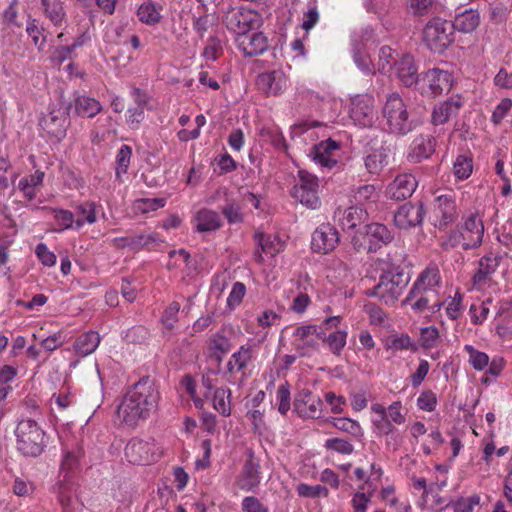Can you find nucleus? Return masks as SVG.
I'll return each mask as SVG.
<instances>
[{
  "label": "nucleus",
  "instance_id": "nucleus-1",
  "mask_svg": "<svg viewBox=\"0 0 512 512\" xmlns=\"http://www.w3.org/2000/svg\"><path fill=\"white\" fill-rule=\"evenodd\" d=\"M160 394L155 381L141 378L125 394L118 407V417L128 426H136L156 410Z\"/></svg>",
  "mask_w": 512,
  "mask_h": 512
},
{
  "label": "nucleus",
  "instance_id": "nucleus-2",
  "mask_svg": "<svg viewBox=\"0 0 512 512\" xmlns=\"http://www.w3.org/2000/svg\"><path fill=\"white\" fill-rule=\"evenodd\" d=\"M440 280L438 267L429 265L419 274L408 295L402 301V305H410L417 313L425 311L431 302V298L436 294V287Z\"/></svg>",
  "mask_w": 512,
  "mask_h": 512
},
{
  "label": "nucleus",
  "instance_id": "nucleus-3",
  "mask_svg": "<svg viewBox=\"0 0 512 512\" xmlns=\"http://www.w3.org/2000/svg\"><path fill=\"white\" fill-rule=\"evenodd\" d=\"M16 448L26 457H37L43 453L48 437L42 427L33 419L18 422L15 429Z\"/></svg>",
  "mask_w": 512,
  "mask_h": 512
},
{
  "label": "nucleus",
  "instance_id": "nucleus-4",
  "mask_svg": "<svg viewBox=\"0 0 512 512\" xmlns=\"http://www.w3.org/2000/svg\"><path fill=\"white\" fill-rule=\"evenodd\" d=\"M382 115L391 133L406 135L415 127L413 121L410 120L403 99L397 93H392L387 97Z\"/></svg>",
  "mask_w": 512,
  "mask_h": 512
},
{
  "label": "nucleus",
  "instance_id": "nucleus-5",
  "mask_svg": "<svg viewBox=\"0 0 512 512\" xmlns=\"http://www.w3.org/2000/svg\"><path fill=\"white\" fill-rule=\"evenodd\" d=\"M409 282V278L402 272L385 271L379 282L368 290V296L377 297L386 305H393L402 295Z\"/></svg>",
  "mask_w": 512,
  "mask_h": 512
},
{
  "label": "nucleus",
  "instance_id": "nucleus-6",
  "mask_svg": "<svg viewBox=\"0 0 512 512\" xmlns=\"http://www.w3.org/2000/svg\"><path fill=\"white\" fill-rule=\"evenodd\" d=\"M371 411L376 415L371 419L373 433L391 432L392 427L406 422V413L401 401H394L387 407L381 403H374L371 405Z\"/></svg>",
  "mask_w": 512,
  "mask_h": 512
},
{
  "label": "nucleus",
  "instance_id": "nucleus-7",
  "mask_svg": "<svg viewBox=\"0 0 512 512\" xmlns=\"http://www.w3.org/2000/svg\"><path fill=\"white\" fill-rule=\"evenodd\" d=\"M127 461L135 465H149L157 462L163 455L161 446L152 438H132L124 448Z\"/></svg>",
  "mask_w": 512,
  "mask_h": 512
},
{
  "label": "nucleus",
  "instance_id": "nucleus-8",
  "mask_svg": "<svg viewBox=\"0 0 512 512\" xmlns=\"http://www.w3.org/2000/svg\"><path fill=\"white\" fill-rule=\"evenodd\" d=\"M222 21L230 32L236 34V37L258 29L262 25L260 14L244 7H229Z\"/></svg>",
  "mask_w": 512,
  "mask_h": 512
},
{
  "label": "nucleus",
  "instance_id": "nucleus-9",
  "mask_svg": "<svg viewBox=\"0 0 512 512\" xmlns=\"http://www.w3.org/2000/svg\"><path fill=\"white\" fill-rule=\"evenodd\" d=\"M452 85L453 76L449 71L433 68L419 75L416 89L423 96L436 97L450 91Z\"/></svg>",
  "mask_w": 512,
  "mask_h": 512
},
{
  "label": "nucleus",
  "instance_id": "nucleus-10",
  "mask_svg": "<svg viewBox=\"0 0 512 512\" xmlns=\"http://www.w3.org/2000/svg\"><path fill=\"white\" fill-rule=\"evenodd\" d=\"M291 196L310 209L320 207L319 180L314 174L306 171H298V180L293 186Z\"/></svg>",
  "mask_w": 512,
  "mask_h": 512
},
{
  "label": "nucleus",
  "instance_id": "nucleus-11",
  "mask_svg": "<svg viewBox=\"0 0 512 512\" xmlns=\"http://www.w3.org/2000/svg\"><path fill=\"white\" fill-rule=\"evenodd\" d=\"M423 40L430 50L442 52L454 40V29L451 22L441 18L430 20L423 30Z\"/></svg>",
  "mask_w": 512,
  "mask_h": 512
},
{
  "label": "nucleus",
  "instance_id": "nucleus-12",
  "mask_svg": "<svg viewBox=\"0 0 512 512\" xmlns=\"http://www.w3.org/2000/svg\"><path fill=\"white\" fill-rule=\"evenodd\" d=\"M322 326L301 324L294 327L290 344L299 356H308L319 347Z\"/></svg>",
  "mask_w": 512,
  "mask_h": 512
},
{
  "label": "nucleus",
  "instance_id": "nucleus-13",
  "mask_svg": "<svg viewBox=\"0 0 512 512\" xmlns=\"http://www.w3.org/2000/svg\"><path fill=\"white\" fill-rule=\"evenodd\" d=\"M349 117L360 127H371L377 118L374 97L369 94H358L351 97Z\"/></svg>",
  "mask_w": 512,
  "mask_h": 512
},
{
  "label": "nucleus",
  "instance_id": "nucleus-14",
  "mask_svg": "<svg viewBox=\"0 0 512 512\" xmlns=\"http://www.w3.org/2000/svg\"><path fill=\"white\" fill-rule=\"evenodd\" d=\"M77 462L78 459L75 453H64L63 460L61 462V470H66L67 472L64 474L63 479L55 487L58 501L64 512H77L76 509L72 507L71 492L73 490V483L72 477L69 475V472L73 470L74 467H76Z\"/></svg>",
  "mask_w": 512,
  "mask_h": 512
},
{
  "label": "nucleus",
  "instance_id": "nucleus-15",
  "mask_svg": "<svg viewBox=\"0 0 512 512\" xmlns=\"http://www.w3.org/2000/svg\"><path fill=\"white\" fill-rule=\"evenodd\" d=\"M294 410L303 419H318L323 412V401L318 395L304 388L294 397Z\"/></svg>",
  "mask_w": 512,
  "mask_h": 512
},
{
  "label": "nucleus",
  "instance_id": "nucleus-16",
  "mask_svg": "<svg viewBox=\"0 0 512 512\" xmlns=\"http://www.w3.org/2000/svg\"><path fill=\"white\" fill-rule=\"evenodd\" d=\"M425 209L422 202L406 203L394 214V223L399 229H410L420 226L423 222Z\"/></svg>",
  "mask_w": 512,
  "mask_h": 512
},
{
  "label": "nucleus",
  "instance_id": "nucleus-17",
  "mask_svg": "<svg viewBox=\"0 0 512 512\" xmlns=\"http://www.w3.org/2000/svg\"><path fill=\"white\" fill-rule=\"evenodd\" d=\"M339 243V233L330 224H322L312 234L311 248L314 252L327 254Z\"/></svg>",
  "mask_w": 512,
  "mask_h": 512
},
{
  "label": "nucleus",
  "instance_id": "nucleus-18",
  "mask_svg": "<svg viewBox=\"0 0 512 512\" xmlns=\"http://www.w3.org/2000/svg\"><path fill=\"white\" fill-rule=\"evenodd\" d=\"M458 231L467 241L466 247L475 249L482 244L484 235V224L482 218L477 213H471L463 218L461 225L457 226Z\"/></svg>",
  "mask_w": 512,
  "mask_h": 512
},
{
  "label": "nucleus",
  "instance_id": "nucleus-19",
  "mask_svg": "<svg viewBox=\"0 0 512 512\" xmlns=\"http://www.w3.org/2000/svg\"><path fill=\"white\" fill-rule=\"evenodd\" d=\"M261 483L260 465L251 454L235 479V486L245 492L254 491Z\"/></svg>",
  "mask_w": 512,
  "mask_h": 512
},
{
  "label": "nucleus",
  "instance_id": "nucleus-20",
  "mask_svg": "<svg viewBox=\"0 0 512 512\" xmlns=\"http://www.w3.org/2000/svg\"><path fill=\"white\" fill-rule=\"evenodd\" d=\"M287 76L282 70L261 73L256 78L257 88L267 96H278L287 88Z\"/></svg>",
  "mask_w": 512,
  "mask_h": 512
},
{
  "label": "nucleus",
  "instance_id": "nucleus-21",
  "mask_svg": "<svg viewBox=\"0 0 512 512\" xmlns=\"http://www.w3.org/2000/svg\"><path fill=\"white\" fill-rule=\"evenodd\" d=\"M418 182L411 173L398 174L388 185L386 194L390 199L402 201L412 196Z\"/></svg>",
  "mask_w": 512,
  "mask_h": 512
},
{
  "label": "nucleus",
  "instance_id": "nucleus-22",
  "mask_svg": "<svg viewBox=\"0 0 512 512\" xmlns=\"http://www.w3.org/2000/svg\"><path fill=\"white\" fill-rule=\"evenodd\" d=\"M502 256L497 253L490 252L479 260L478 269L473 275V286L477 289H482L486 286L496 272L500 265Z\"/></svg>",
  "mask_w": 512,
  "mask_h": 512
},
{
  "label": "nucleus",
  "instance_id": "nucleus-23",
  "mask_svg": "<svg viewBox=\"0 0 512 512\" xmlns=\"http://www.w3.org/2000/svg\"><path fill=\"white\" fill-rule=\"evenodd\" d=\"M434 216L436 219V226L439 228L445 227L452 223L457 217V207L455 196L453 194L439 195L435 199Z\"/></svg>",
  "mask_w": 512,
  "mask_h": 512
},
{
  "label": "nucleus",
  "instance_id": "nucleus-24",
  "mask_svg": "<svg viewBox=\"0 0 512 512\" xmlns=\"http://www.w3.org/2000/svg\"><path fill=\"white\" fill-rule=\"evenodd\" d=\"M339 150V142L332 139L322 141L313 148V160L320 166L333 168L339 161Z\"/></svg>",
  "mask_w": 512,
  "mask_h": 512
},
{
  "label": "nucleus",
  "instance_id": "nucleus-25",
  "mask_svg": "<svg viewBox=\"0 0 512 512\" xmlns=\"http://www.w3.org/2000/svg\"><path fill=\"white\" fill-rule=\"evenodd\" d=\"M436 143V139L431 135L416 136L409 147L408 161L417 164L430 158L435 152Z\"/></svg>",
  "mask_w": 512,
  "mask_h": 512
},
{
  "label": "nucleus",
  "instance_id": "nucleus-26",
  "mask_svg": "<svg viewBox=\"0 0 512 512\" xmlns=\"http://www.w3.org/2000/svg\"><path fill=\"white\" fill-rule=\"evenodd\" d=\"M235 43L245 56L260 55L268 48V40L262 32H245L236 37Z\"/></svg>",
  "mask_w": 512,
  "mask_h": 512
},
{
  "label": "nucleus",
  "instance_id": "nucleus-27",
  "mask_svg": "<svg viewBox=\"0 0 512 512\" xmlns=\"http://www.w3.org/2000/svg\"><path fill=\"white\" fill-rule=\"evenodd\" d=\"M39 125L50 138L60 141L66 135L67 117L64 112L53 110L40 119Z\"/></svg>",
  "mask_w": 512,
  "mask_h": 512
},
{
  "label": "nucleus",
  "instance_id": "nucleus-28",
  "mask_svg": "<svg viewBox=\"0 0 512 512\" xmlns=\"http://www.w3.org/2000/svg\"><path fill=\"white\" fill-rule=\"evenodd\" d=\"M462 106L463 100L460 95L453 96L439 103L432 111V123L434 125H442L448 122L452 117L457 116Z\"/></svg>",
  "mask_w": 512,
  "mask_h": 512
},
{
  "label": "nucleus",
  "instance_id": "nucleus-29",
  "mask_svg": "<svg viewBox=\"0 0 512 512\" xmlns=\"http://www.w3.org/2000/svg\"><path fill=\"white\" fill-rule=\"evenodd\" d=\"M365 230L366 239L368 241V252H376L393 239V235L389 229L380 223H371L365 227Z\"/></svg>",
  "mask_w": 512,
  "mask_h": 512
},
{
  "label": "nucleus",
  "instance_id": "nucleus-30",
  "mask_svg": "<svg viewBox=\"0 0 512 512\" xmlns=\"http://www.w3.org/2000/svg\"><path fill=\"white\" fill-rule=\"evenodd\" d=\"M398 79L407 87L417 85L419 75L417 74V68L414 64L413 57L409 54L403 55L393 67Z\"/></svg>",
  "mask_w": 512,
  "mask_h": 512
},
{
  "label": "nucleus",
  "instance_id": "nucleus-31",
  "mask_svg": "<svg viewBox=\"0 0 512 512\" xmlns=\"http://www.w3.org/2000/svg\"><path fill=\"white\" fill-rule=\"evenodd\" d=\"M77 218L75 221V229H81L84 224L92 225L97 221V214L102 210V205L94 201H83L73 205Z\"/></svg>",
  "mask_w": 512,
  "mask_h": 512
},
{
  "label": "nucleus",
  "instance_id": "nucleus-32",
  "mask_svg": "<svg viewBox=\"0 0 512 512\" xmlns=\"http://www.w3.org/2000/svg\"><path fill=\"white\" fill-rule=\"evenodd\" d=\"M335 219H337L342 229H353L357 225L361 224L367 217V212L355 205L347 209L342 210L338 208L334 213Z\"/></svg>",
  "mask_w": 512,
  "mask_h": 512
},
{
  "label": "nucleus",
  "instance_id": "nucleus-33",
  "mask_svg": "<svg viewBox=\"0 0 512 512\" xmlns=\"http://www.w3.org/2000/svg\"><path fill=\"white\" fill-rule=\"evenodd\" d=\"M43 15L55 26L61 27L67 18L62 0H40Z\"/></svg>",
  "mask_w": 512,
  "mask_h": 512
},
{
  "label": "nucleus",
  "instance_id": "nucleus-34",
  "mask_svg": "<svg viewBox=\"0 0 512 512\" xmlns=\"http://www.w3.org/2000/svg\"><path fill=\"white\" fill-rule=\"evenodd\" d=\"M163 6L153 1H145L141 3L136 11L138 20L148 26H155L162 19L161 12Z\"/></svg>",
  "mask_w": 512,
  "mask_h": 512
},
{
  "label": "nucleus",
  "instance_id": "nucleus-35",
  "mask_svg": "<svg viewBox=\"0 0 512 512\" xmlns=\"http://www.w3.org/2000/svg\"><path fill=\"white\" fill-rule=\"evenodd\" d=\"M196 230L198 232H214L222 226L220 215L210 209H201L195 216Z\"/></svg>",
  "mask_w": 512,
  "mask_h": 512
},
{
  "label": "nucleus",
  "instance_id": "nucleus-36",
  "mask_svg": "<svg viewBox=\"0 0 512 512\" xmlns=\"http://www.w3.org/2000/svg\"><path fill=\"white\" fill-rule=\"evenodd\" d=\"M497 333L502 337L512 334V302H502L495 317Z\"/></svg>",
  "mask_w": 512,
  "mask_h": 512
},
{
  "label": "nucleus",
  "instance_id": "nucleus-37",
  "mask_svg": "<svg viewBox=\"0 0 512 512\" xmlns=\"http://www.w3.org/2000/svg\"><path fill=\"white\" fill-rule=\"evenodd\" d=\"M101 341L96 331H88L79 335L74 342V350L80 356H88L93 353Z\"/></svg>",
  "mask_w": 512,
  "mask_h": 512
},
{
  "label": "nucleus",
  "instance_id": "nucleus-38",
  "mask_svg": "<svg viewBox=\"0 0 512 512\" xmlns=\"http://www.w3.org/2000/svg\"><path fill=\"white\" fill-rule=\"evenodd\" d=\"M255 240L258 246L261 247L262 253L272 257L282 251L285 246L281 238L275 234H265L257 231L255 233Z\"/></svg>",
  "mask_w": 512,
  "mask_h": 512
},
{
  "label": "nucleus",
  "instance_id": "nucleus-39",
  "mask_svg": "<svg viewBox=\"0 0 512 512\" xmlns=\"http://www.w3.org/2000/svg\"><path fill=\"white\" fill-rule=\"evenodd\" d=\"M479 22L480 16L478 11L466 9L465 11L457 14L451 24L453 25L454 30L469 33L477 28Z\"/></svg>",
  "mask_w": 512,
  "mask_h": 512
},
{
  "label": "nucleus",
  "instance_id": "nucleus-40",
  "mask_svg": "<svg viewBox=\"0 0 512 512\" xmlns=\"http://www.w3.org/2000/svg\"><path fill=\"white\" fill-rule=\"evenodd\" d=\"M252 348L249 345H242L234 352L228 363L227 368L230 373L242 372L252 360Z\"/></svg>",
  "mask_w": 512,
  "mask_h": 512
},
{
  "label": "nucleus",
  "instance_id": "nucleus-41",
  "mask_svg": "<svg viewBox=\"0 0 512 512\" xmlns=\"http://www.w3.org/2000/svg\"><path fill=\"white\" fill-rule=\"evenodd\" d=\"M165 242L157 232L140 233L133 235L132 245L133 251L155 250Z\"/></svg>",
  "mask_w": 512,
  "mask_h": 512
},
{
  "label": "nucleus",
  "instance_id": "nucleus-42",
  "mask_svg": "<svg viewBox=\"0 0 512 512\" xmlns=\"http://www.w3.org/2000/svg\"><path fill=\"white\" fill-rule=\"evenodd\" d=\"M348 332L346 330H335L328 335L322 329L320 340L327 346L329 351L339 356L347 343Z\"/></svg>",
  "mask_w": 512,
  "mask_h": 512
},
{
  "label": "nucleus",
  "instance_id": "nucleus-43",
  "mask_svg": "<svg viewBox=\"0 0 512 512\" xmlns=\"http://www.w3.org/2000/svg\"><path fill=\"white\" fill-rule=\"evenodd\" d=\"M388 164V154L384 147L373 149L364 158V165L371 174H378Z\"/></svg>",
  "mask_w": 512,
  "mask_h": 512
},
{
  "label": "nucleus",
  "instance_id": "nucleus-44",
  "mask_svg": "<svg viewBox=\"0 0 512 512\" xmlns=\"http://www.w3.org/2000/svg\"><path fill=\"white\" fill-rule=\"evenodd\" d=\"M453 175L458 181L468 179L473 172V157L470 152L457 155L453 162Z\"/></svg>",
  "mask_w": 512,
  "mask_h": 512
},
{
  "label": "nucleus",
  "instance_id": "nucleus-45",
  "mask_svg": "<svg viewBox=\"0 0 512 512\" xmlns=\"http://www.w3.org/2000/svg\"><path fill=\"white\" fill-rule=\"evenodd\" d=\"M213 408L224 417L231 415V390L227 387L215 389L213 394Z\"/></svg>",
  "mask_w": 512,
  "mask_h": 512
},
{
  "label": "nucleus",
  "instance_id": "nucleus-46",
  "mask_svg": "<svg viewBox=\"0 0 512 512\" xmlns=\"http://www.w3.org/2000/svg\"><path fill=\"white\" fill-rule=\"evenodd\" d=\"M43 179L44 172L37 170L34 174L21 178L18 188L23 192L25 198L33 200L36 197V187L43 183Z\"/></svg>",
  "mask_w": 512,
  "mask_h": 512
},
{
  "label": "nucleus",
  "instance_id": "nucleus-47",
  "mask_svg": "<svg viewBox=\"0 0 512 512\" xmlns=\"http://www.w3.org/2000/svg\"><path fill=\"white\" fill-rule=\"evenodd\" d=\"M259 137L264 143L271 144L278 150L286 149L285 138L276 126H263L259 130Z\"/></svg>",
  "mask_w": 512,
  "mask_h": 512
},
{
  "label": "nucleus",
  "instance_id": "nucleus-48",
  "mask_svg": "<svg viewBox=\"0 0 512 512\" xmlns=\"http://www.w3.org/2000/svg\"><path fill=\"white\" fill-rule=\"evenodd\" d=\"M331 423L336 429L348 433L358 441H361L364 438V430L356 420L346 417H339L333 418Z\"/></svg>",
  "mask_w": 512,
  "mask_h": 512
},
{
  "label": "nucleus",
  "instance_id": "nucleus-49",
  "mask_svg": "<svg viewBox=\"0 0 512 512\" xmlns=\"http://www.w3.org/2000/svg\"><path fill=\"white\" fill-rule=\"evenodd\" d=\"M101 108L99 101L88 96H79L75 100L76 112L84 117H94L101 111Z\"/></svg>",
  "mask_w": 512,
  "mask_h": 512
},
{
  "label": "nucleus",
  "instance_id": "nucleus-50",
  "mask_svg": "<svg viewBox=\"0 0 512 512\" xmlns=\"http://www.w3.org/2000/svg\"><path fill=\"white\" fill-rule=\"evenodd\" d=\"M132 157V148L129 145H122L116 154L115 159V175L120 178L126 174Z\"/></svg>",
  "mask_w": 512,
  "mask_h": 512
},
{
  "label": "nucleus",
  "instance_id": "nucleus-51",
  "mask_svg": "<svg viewBox=\"0 0 512 512\" xmlns=\"http://www.w3.org/2000/svg\"><path fill=\"white\" fill-rule=\"evenodd\" d=\"M386 350H391L393 352L398 351H415L416 346L409 335L401 334V335H392L388 338L386 342Z\"/></svg>",
  "mask_w": 512,
  "mask_h": 512
},
{
  "label": "nucleus",
  "instance_id": "nucleus-52",
  "mask_svg": "<svg viewBox=\"0 0 512 512\" xmlns=\"http://www.w3.org/2000/svg\"><path fill=\"white\" fill-rule=\"evenodd\" d=\"M464 351L468 354L469 364L478 371L484 370L489 364V356L477 350L474 346L466 344L463 347Z\"/></svg>",
  "mask_w": 512,
  "mask_h": 512
},
{
  "label": "nucleus",
  "instance_id": "nucleus-53",
  "mask_svg": "<svg viewBox=\"0 0 512 512\" xmlns=\"http://www.w3.org/2000/svg\"><path fill=\"white\" fill-rule=\"evenodd\" d=\"M467 241L464 240L463 235L458 229L451 230L440 242V246L444 251H451L456 248H462L463 250H470L471 247H466Z\"/></svg>",
  "mask_w": 512,
  "mask_h": 512
},
{
  "label": "nucleus",
  "instance_id": "nucleus-54",
  "mask_svg": "<svg viewBox=\"0 0 512 512\" xmlns=\"http://www.w3.org/2000/svg\"><path fill=\"white\" fill-rule=\"evenodd\" d=\"M491 303L492 301L488 299L487 301L471 304L469 315L473 324L480 325L488 318Z\"/></svg>",
  "mask_w": 512,
  "mask_h": 512
},
{
  "label": "nucleus",
  "instance_id": "nucleus-55",
  "mask_svg": "<svg viewBox=\"0 0 512 512\" xmlns=\"http://www.w3.org/2000/svg\"><path fill=\"white\" fill-rule=\"evenodd\" d=\"M396 57L391 47L383 46L379 51L378 70L383 74H390L395 66Z\"/></svg>",
  "mask_w": 512,
  "mask_h": 512
},
{
  "label": "nucleus",
  "instance_id": "nucleus-56",
  "mask_svg": "<svg viewBox=\"0 0 512 512\" xmlns=\"http://www.w3.org/2000/svg\"><path fill=\"white\" fill-rule=\"evenodd\" d=\"M462 301L463 296L459 292H456L454 296L448 297L445 300V311L450 320H457L462 315L464 310Z\"/></svg>",
  "mask_w": 512,
  "mask_h": 512
},
{
  "label": "nucleus",
  "instance_id": "nucleus-57",
  "mask_svg": "<svg viewBox=\"0 0 512 512\" xmlns=\"http://www.w3.org/2000/svg\"><path fill=\"white\" fill-rule=\"evenodd\" d=\"M353 198L358 205H364L368 202H375L378 198V193L376 191V188L372 184H365L360 187H358L353 192Z\"/></svg>",
  "mask_w": 512,
  "mask_h": 512
},
{
  "label": "nucleus",
  "instance_id": "nucleus-58",
  "mask_svg": "<svg viewBox=\"0 0 512 512\" xmlns=\"http://www.w3.org/2000/svg\"><path fill=\"white\" fill-rule=\"evenodd\" d=\"M166 204V201L164 198H141L137 199L134 204L133 208L136 212L146 214L151 211H155L159 208L164 207Z\"/></svg>",
  "mask_w": 512,
  "mask_h": 512
},
{
  "label": "nucleus",
  "instance_id": "nucleus-59",
  "mask_svg": "<svg viewBox=\"0 0 512 512\" xmlns=\"http://www.w3.org/2000/svg\"><path fill=\"white\" fill-rule=\"evenodd\" d=\"M54 220L58 225L57 231L75 229V216L73 212L66 209H54Z\"/></svg>",
  "mask_w": 512,
  "mask_h": 512
},
{
  "label": "nucleus",
  "instance_id": "nucleus-60",
  "mask_svg": "<svg viewBox=\"0 0 512 512\" xmlns=\"http://www.w3.org/2000/svg\"><path fill=\"white\" fill-rule=\"evenodd\" d=\"M180 384H181V387L183 388V390L193 400L194 406L197 409H202L204 406V399L202 397L198 396V394H197V391H196L197 384H196L195 379L191 375L187 374L182 378Z\"/></svg>",
  "mask_w": 512,
  "mask_h": 512
},
{
  "label": "nucleus",
  "instance_id": "nucleus-61",
  "mask_svg": "<svg viewBox=\"0 0 512 512\" xmlns=\"http://www.w3.org/2000/svg\"><path fill=\"white\" fill-rule=\"evenodd\" d=\"M276 402L281 415H286L291 408V397L288 383L279 385L276 392Z\"/></svg>",
  "mask_w": 512,
  "mask_h": 512
},
{
  "label": "nucleus",
  "instance_id": "nucleus-62",
  "mask_svg": "<svg viewBox=\"0 0 512 512\" xmlns=\"http://www.w3.org/2000/svg\"><path fill=\"white\" fill-rule=\"evenodd\" d=\"M480 505V496L473 494L468 497H460L452 503L454 512H473Z\"/></svg>",
  "mask_w": 512,
  "mask_h": 512
},
{
  "label": "nucleus",
  "instance_id": "nucleus-63",
  "mask_svg": "<svg viewBox=\"0 0 512 512\" xmlns=\"http://www.w3.org/2000/svg\"><path fill=\"white\" fill-rule=\"evenodd\" d=\"M439 330L435 326L424 327L420 331L421 346L430 349L437 346L439 342Z\"/></svg>",
  "mask_w": 512,
  "mask_h": 512
},
{
  "label": "nucleus",
  "instance_id": "nucleus-64",
  "mask_svg": "<svg viewBox=\"0 0 512 512\" xmlns=\"http://www.w3.org/2000/svg\"><path fill=\"white\" fill-rule=\"evenodd\" d=\"M209 348L214 354H225L230 350L229 339L221 332H216L209 339Z\"/></svg>",
  "mask_w": 512,
  "mask_h": 512
}]
</instances>
